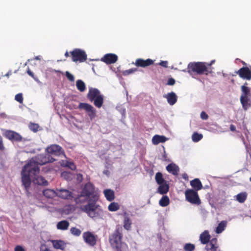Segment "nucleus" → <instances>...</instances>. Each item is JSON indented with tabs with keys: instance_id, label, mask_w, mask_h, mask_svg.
<instances>
[{
	"instance_id": "obj_59",
	"label": "nucleus",
	"mask_w": 251,
	"mask_h": 251,
	"mask_svg": "<svg viewBox=\"0 0 251 251\" xmlns=\"http://www.w3.org/2000/svg\"><path fill=\"white\" fill-rule=\"evenodd\" d=\"M231 82H232V83L234 84V79H231Z\"/></svg>"
},
{
	"instance_id": "obj_51",
	"label": "nucleus",
	"mask_w": 251,
	"mask_h": 251,
	"mask_svg": "<svg viewBox=\"0 0 251 251\" xmlns=\"http://www.w3.org/2000/svg\"><path fill=\"white\" fill-rule=\"evenodd\" d=\"M201 118L202 120H207L208 118V116L205 112L202 111L201 113Z\"/></svg>"
},
{
	"instance_id": "obj_34",
	"label": "nucleus",
	"mask_w": 251,
	"mask_h": 251,
	"mask_svg": "<svg viewBox=\"0 0 251 251\" xmlns=\"http://www.w3.org/2000/svg\"><path fill=\"white\" fill-rule=\"evenodd\" d=\"M170 200L167 196H163L159 201V205L162 207L168 206Z\"/></svg>"
},
{
	"instance_id": "obj_36",
	"label": "nucleus",
	"mask_w": 251,
	"mask_h": 251,
	"mask_svg": "<svg viewBox=\"0 0 251 251\" xmlns=\"http://www.w3.org/2000/svg\"><path fill=\"white\" fill-rule=\"evenodd\" d=\"M203 137L201 134H199L198 132H194L192 135V140L195 142H198L200 141Z\"/></svg>"
},
{
	"instance_id": "obj_37",
	"label": "nucleus",
	"mask_w": 251,
	"mask_h": 251,
	"mask_svg": "<svg viewBox=\"0 0 251 251\" xmlns=\"http://www.w3.org/2000/svg\"><path fill=\"white\" fill-rule=\"evenodd\" d=\"M185 251H194L195 249V246L191 243H186L183 247Z\"/></svg>"
},
{
	"instance_id": "obj_6",
	"label": "nucleus",
	"mask_w": 251,
	"mask_h": 251,
	"mask_svg": "<svg viewBox=\"0 0 251 251\" xmlns=\"http://www.w3.org/2000/svg\"><path fill=\"white\" fill-rule=\"evenodd\" d=\"M87 98L90 101H94V105L98 107H101L103 104V97L100 94L99 90L96 88H91L87 94Z\"/></svg>"
},
{
	"instance_id": "obj_24",
	"label": "nucleus",
	"mask_w": 251,
	"mask_h": 251,
	"mask_svg": "<svg viewBox=\"0 0 251 251\" xmlns=\"http://www.w3.org/2000/svg\"><path fill=\"white\" fill-rule=\"evenodd\" d=\"M191 186L195 191H198L202 189V185L199 178H195L190 182Z\"/></svg>"
},
{
	"instance_id": "obj_25",
	"label": "nucleus",
	"mask_w": 251,
	"mask_h": 251,
	"mask_svg": "<svg viewBox=\"0 0 251 251\" xmlns=\"http://www.w3.org/2000/svg\"><path fill=\"white\" fill-rule=\"evenodd\" d=\"M168 102L170 105H174L177 101V96L174 92H171L167 94L166 97Z\"/></svg>"
},
{
	"instance_id": "obj_38",
	"label": "nucleus",
	"mask_w": 251,
	"mask_h": 251,
	"mask_svg": "<svg viewBox=\"0 0 251 251\" xmlns=\"http://www.w3.org/2000/svg\"><path fill=\"white\" fill-rule=\"evenodd\" d=\"M71 233L74 236H79L81 233V231L75 227H72L70 229Z\"/></svg>"
},
{
	"instance_id": "obj_35",
	"label": "nucleus",
	"mask_w": 251,
	"mask_h": 251,
	"mask_svg": "<svg viewBox=\"0 0 251 251\" xmlns=\"http://www.w3.org/2000/svg\"><path fill=\"white\" fill-rule=\"evenodd\" d=\"M155 180L158 184H162L165 182H166L163 177V176L161 173L157 172L155 176Z\"/></svg>"
},
{
	"instance_id": "obj_55",
	"label": "nucleus",
	"mask_w": 251,
	"mask_h": 251,
	"mask_svg": "<svg viewBox=\"0 0 251 251\" xmlns=\"http://www.w3.org/2000/svg\"><path fill=\"white\" fill-rule=\"evenodd\" d=\"M230 130L231 131H236V127L234 125H231L230 126Z\"/></svg>"
},
{
	"instance_id": "obj_13",
	"label": "nucleus",
	"mask_w": 251,
	"mask_h": 251,
	"mask_svg": "<svg viewBox=\"0 0 251 251\" xmlns=\"http://www.w3.org/2000/svg\"><path fill=\"white\" fill-rule=\"evenodd\" d=\"M235 73L236 74L232 75V76H236V75H238L243 79L249 80L251 79V70L248 67H243L236 71Z\"/></svg>"
},
{
	"instance_id": "obj_29",
	"label": "nucleus",
	"mask_w": 251,
	"mask_h": 251,
	"mask_svg": "<svg viewBox=\"0 0 251 251\" xmlns=\"http://www.w3.org/2000/svg\"><path fill=\"white\" fill-rule=\"evenodd\" d=\"M45 197L49 199H52L56 196V192L52 189H47L43 191Z\"/></svg>"
},
{
	"instance_id": "obj_12",
	"label": "nucleus",
	"mask_w": 251,
	"mask_h": 251,
	"mask_svg": "<svg viewBox=\"0 0 251 251\" xmlns=\"http://www.w3.org/2000/svg\"><path fill=\"white\" fill-rule=\"evenodd\" d=\"M4 137L12 142H21L22 141V136L18 133L10 130H6L4 134Z\"/></svg>"
},
{
	"instance_id": "obj_10",
	"label": "nucleus",
	"mask_w": 251,
	"mask_h": 251,
	"mask_svg": "<svg viewBox=\"0 0 251 251\" xmlns=\"http://www.w3.org/2000/svg\"><path fill=\"white\" fill-rule=\"evenodd\" d=\"M46 151L49 154H52L55 156H59L61 155H65V152L62 148L56 144H53L48 147Z\"/></svg>"
},
{
	"instance_id": "obj_7",
	"label": "nucleus",
	"mask_w": 251,
	"mask_h": 251,
	"mask_svg": "<svg viewBox=\"0 0 251 251\" xmlns=\"http://www.w3.org/2000/svg\"><path fill=\"white\" fill-rule=\"evenodd\" d=\"M72 59L74 62H83L86 61L87 55L85 51L80 49H75L70 51Z\"/></svg>"
},
{
	"instance_id": "obj_32",
	"label": "nucleus",
	"mask_w": 251,
	"mask_h": 251,
	"mask_svg": "<svg viewBox=\"0 0 251 251\" xmlns=\"http://www.w3.org/2000/svg\"><path fill=\"white\" fill-rule=\"evenodd\" d=\"M226 223H227V222L225 221H223L221 222L219 224L218 226L216 227V229L215 230L216 232L217 233H220L222 232L224 230V229L226 226Z\"/></svg>"
},
{
	"instance_id": "obj_61",
	"label": "nucleus",
	"mask_w": 251,
	"mask_h": 251,
	"mask_svg": "<svg viewBox=\"0 0 251 251\" xmlns=\"http://www.w3.org/2000/svg\"><path fill=\"white\" fill-rule=\"evenodd\" d=\"M110 208H111V207H110V204L108 206V209L110 210Z\"/></svg>"
},
{
	"instance_id": "obj_15",
	"label": "nucleus",
	"mask_w": 251,
	"mask_h": 251,
	"mask_svg": "<svg viewBox=\"0 0 251 251\" xmlns=\"http://www.w3.org/2000/svg\"><path fill=\"white\" fill-rule=\"evenodd\" d=\"M154 63V60L148 58L146 60L142 58H138L136 60L134 64L138 67L145 68L150 66Z\"/></svg>"
},
{
	"instance_id": "obj_41",
	"label": "nucleus",
	"mask_w": 251,
	"mask_h": 251,
	"mask_svg": "<svg viewBox=\"0 0 251 251\" xmlns=\"http://www.w3.org/2000/svg\"><path fill=\"white\" fill-rule=\"evenodd\" d=\"M120 205L115 202H111V211H116L119 209Z\"/></svg>"
},
{
	"instance_id": "obj_11",
	"label": "nucleus",
	"mask_w": 251,
	"mask_h": 251,
	"mask_svg": "<svg viewBox=\"0 0 251 251\" xmlns=\"http://www.w3.org/2000/svg\"><path fill=\"white\" fill-rule=\"evenodd\" d=\"M83 238L84 242L90 246L94 247L96 245L97 236L90 231L84 232Z\"/></svg>"
},
{
	"instance_id": "obj_5",
	"label": "nucleus",
	"mask_w": 251,
	"mask_h": 251,
	"mask_svg": "<svg viewBox=\"0 0 251 251\" xmlns=\"http://www.w3.org/2000/svg\"><path fill=\"white\" fill-rule=\"evenodd\" d=\"M36 173H39L35 172L28 165L25 164L23 167L21 173L22 182L27 194L29 193L28 189L31 183V178L33 179V175H35Z\"/></svg>"
},
{
	"instance_id": "obj_1",
	"label": "nucleus",
	"mask_w": 251,
	"mask_h": 251,
	"mask_svg": "<svg viewBox=\"0 0 251 251\" xmlns=\"http://www.w3.org/2000/svg\"><path fill=\"white\" fill-rule=\"evenodd\" d=\"M88 201H89L88 204L82 206L81 209L87 213L90 217L94 218L98 216L99 206L96 204L95 201L91 202L89 200V197L83 195L82 192L79 196L75 198L76 203H82Z\"/></svg>"
},
{
	"instance_id": "obj_19",
	"label": "nucleus",
	"mask_w": 251,
	"mask_h": 251,
	"mask_svg": "<svg viewBox=\"0 0 251 251\" xmlns=\"http://www.w3.org/2000/svg\"><path fill=\"white\" fill-rule=\"evenodd\" d=\"M72 193L67 189L57 190L56 196L64 199H69L73 197Z\"/></svg>"
},
{
	"instance_id": "obj_60",
	"label": "nucleus",
	"mask_w": 251,
	"mask_h": 251,
	"mask_svg": "<svg viewBox=\"0 0 251 251\" xmlns=\"http://www.w3.org/2000/svg\"><path fill=\"white\" fill-rule=\"evenodd\" d=\"M110 208H111V207H110V204L108 206V209L110 210Z\"/></svg>"
},
{
	"instance_id": "obj_3",
	"label": "nucleus",
	"mask_w": 251,
	"mask_h": 251,
	"mask_svg": "<svg viewBox=\"0 0 251 251\" xmlns=\"http://www.w3.org/2000/svg\"><path fill=\"white\" fill-rule=\"evenodd\" d=\"M55 159L49 154H39L31 158L26 164L32 168L35 172L40 173L39 165H43L47 163L53 162Z\"/></svg>"
},
{
	"instance_id": "obj_8",
	"label": "nucleus",
	"mask_w": 251,
	"mask_h": 251,
	"mask_svg": "<svg viewBox=\"0 0 251 251\" xmlns=\"http://www.w3.org/2000/svg\"><path fill=\"white\" fill-rule=\"evenodd\" d=\"M186 200L192 204L199 205L201 200L196 191L193 189H188L185 192Z\"/></svg>"
},
{
	"instance_id": "obj_22",
	"label": "nucleus",
	"mask_w": 251,
	"mask_h": 251,
	"mask_svg": "<svg viewBox=\"0 0 251 251\" xmlns=\"http://www.w3.org/2000/svg\"><path fill=\"white\" fill-rule=\"evenodd\" d=\"M51 242L54 249L61 250L65 249V244L64 241L60 240H52Z\"/></svg>"
},
{
	"instance_id": "obj_48",
	"label": "nucleus",
	"mask_w": 251,
	"mask_h": 251,
	"mask_svg": "<svg viewBox=\"0 0 251 251\" xmlns=\"http://www.w3.org/2000/svg\"><path fill=\"white\" fill-rule=\"evenodd\" d=\"M104 194L106 199L110 201V189L105 190L104 191Z\"/></svg>"
},
{
	"instance_id": "obj_4",
	"label": "nucleus",
	"mask_w": 251,
	"mask_h": 251,
	"mask_svg": "<svg viewBox=\"0 0 251 251\" xmlns=\"http://www.w3.org/2000/svg\"><path fill=\"white\" fill-rule=\"evenodd\" d=\"M112 237L111 246L114 251H129L127 245L121 242L123 237V228L121 226H117Z\"/></svg>"
},
{
	"instance_id": "obj_18",
	"label": "nucleus",
	"mask_w": 251,
	"mask_h": 251,
	"mask_svg": "<svg viewBox=\"0 0 251 251\" xmlns=\"http://www.w3.org/2000/svg\"><path fill=\"white\" fill-rule=\"evenodd\" d=\"M251 96L240 97V102L242 105L243 108L247 110L251 106Z\"/></svg>"
},
{
	"instance_id": "obj_44",
	"label": "nucleus",
	"mask_w": 251,
	"mask_h": 251,
	"mask_svg": "<svg viewBox=\"0 0 251 251\" xmlns=\"http://www.w3.org/2000/svg\"><path fill=\"white\" fill-rule=\"evenodd\" d=\"M101 60L107 64H110V53H107L101 58Z\"/></svg>"
},
{
	"instance_id": "obj_53",
	"label": "nucleus",
	"mask_w": 251,
	"mask_h": 251,
	"mask_svg": "<svg viewBox=\"0 0 251 251\" xmlns=\"http://www.w3.org/2000/svg\"><path fill=\"white\" fill-rule=\"evenodd\" d=\"M14 251H25V250L22 246L20 245H17L15 247Z\"/></svg>"
},
{
	"instance_id": "obj_46",
	"label": "nucleus",
	"mask_w": 251,
	"mask_h": 251,
	"mask_svg": "<svg viewBox=\"0 0 251 251\" xmlns=\"http://www.w3.org/2000/svg\"><path fill=\"white\" fill-rule=\"evenodd\" d=\"M40 251H52L50 250V249L49 248L46 244H43L41 245V246L40 247Z\"/></svg>"
},
{
	"instance_id": "obj_47",
	"label": "nucleus",
	"mask_w": 251,
	"mask_h": 251,
	"mask_svg": "<svg viewBox=\"0 0 251 251\" xmlns=\"http://www.w3.org/2000/svg\"><path fill=\"white\" fill-rule=\"evenodd\" d=\"M118 59L117 55L114 53H111V64L115 63Z\"/></svg>"
},
{
	"instance_id": "obj_28",
	"label": "nucleus",
	"mask_w": 251,
	"mask_h": 251,
	"mask_svg": "<svg viewBox=\"0 0 251 251\" xmlns=\"http://www.w3.org/2000/svg\"><path fill=\"white\" fill-rule=\"evenodd\" d=\"M166 141V138L164 136L158 135H154L152 139V142L154 145H157L160 143H164Z\"/></svg>"
},
{
	"instance_id": "obj_16",
	"label": "nucleus",
	"mask_w": 251,
	"mask_h": 251,
	"mask_svg": "<svg viewBox=\"0 0 251 251\" xmlns=\"http://www.w3.org/2000/svg\"><path fill=\"white\" fill-rule=\"evenodd\" d=\"M39 173L33 175L32 182L35 184L41 186H47L49 184L48 181L42 176L39 175Z\"/></svg>"
},
{
	"instance_id": "obj_62",
	"label": "nucleus",
	"mask_w": 251,
	"mask_h": 251,
	"mask_svg": "<svg viewBox=\"0 0 251 251\" xmlns=\"http://www.w3.org/2000/svg\"><path fill=\"white\" fill-rule=\"evenodd\" d=\"M108 171H104L103 173L105 174H107V173L108 172Z\"/></svg>"
},
{
	"instance_id": "obj_63",
	"label": "nucleus",
	"mask_w": 251,
	"mask_h": 251,
	"mask_svg": "<svg viewBox=\"0 0 251 251\" xmlns=\"http://www.w3.org/2000/svg\"><path fill=\"white\" fill-rule=\"evenodd\" d=\"M250 180L251 181V177L250 178Z\"/></svg>"
},
{
	"instance_id": "obj_49",
	"label": "nucleus",
	"mask_w": 251,
	"mask_h": 251,
	"mask_svg": "<svg viewBox=\"0 0 251 251\" xmlns=\"http://www.w3.org/2000/svg\"><path fill=\"white\" fill-rule=\"evenodd\" d=\"M5 149V147L3 143L2 137L0 135V151H3Z\"/></svg>"
},
{
	"instance_id": "obj_56",
	"label": "nucleus",
	"mask_w": 251,
	"mask_h": 251,
	"mask_svg": "<svg viewBox=\"0 0 251 251\" xmlns=\"http://www.w3.org/2000/svg\"><path fill=\"white\" fill-rule=\"evenodd\" d=\"M115 198L114 192L113 190H111V201H113Z\"/></svg>"
},
{
	"instance_id": "obj_39",
	"label": "nucleus",
	"mask_w": 251,
	"mask_h": 251,
	"mask_svg": "<svg viewBox=\"0 0 251 251\" xmlns=\"http://www.w3.org/2000/svg\"><path fill=\"white\" fill-rule=\"evenodd\" d=\"M28 127L31 131L36 132L38 131L39 126L37 124L30 123Z\"/></svg>"
},
{
	"instance_id": "obj_17",
	"label": "nucleus",
	"mask_w": 251,
	"mask_h": 251,
	"mask_svg": "<svg viewBox=\"0 0 251 251\" xmlns=\"http://www.w3.org/2000/svg\"><path fill=\"white\" fill-rule=\"evenodd\" d=\"M219 246L217 244V239L216 238H212L210 240L205 247L207 251H220L218 249Z\"/></svg>"
},
{
	"instance_id": "obj_14",
	"label": "nucleus",
	"mask_w": 251,
	"mask_h": 251,
	"mask_svg": "<svg viewBox=\"0 0 251 251\" xmlns=\"http://www.w3.org/2000/svg\"><path fill=\"white\" fill-rule=\"evenodd\" d=\"M78 108L80 109H84L88 112L89 117L92 119L95 116V110L94 107L87 103L80 102Z\"/></svg>"
},
{
	"instance_id": "obj_9",
	"label": "nucleus",
	"mask_w": 251,
	"mask_h": 251,
	"mask_svg": "<svg viewBox=\"0 0 251 251\" xmlns=\"http://www.w3.org/2000/svg\"><path fill=\"white\" fill-rule=\"evenodd\" d=\"M82 194L90 197L92 196L95 201L99 199L98 195L95 191L94 186L90 182L87 183L81 191Z\"/></svg>"
},
{
	"instance_id": "obj_31",
	"label": "nucleus",
	"mask_w": 251,
	"mask_h": 251,
	"mask_svg": "<svg viewBox=\"0 0 251 251\" xmlns=\"http://www.w3.org/2000/svg\"><path fill=\"white\" fill-rule=\"evenodd\" d=\"M69 226V223L66 220H63L58 222L57 224V228L58 229L66 230Z\"/></svg>"
},
{
	"instance_id": "obj_42",
	"label": "nucleus",
	"mask_w": 251,
	"mask_h": 251,
	"mask_svg": "<svg viewBox=\"0 0 251 251\" xmlns=\"http://www.w3.org/2000/svg\"><path fill=\"white\" fill-rule=\"evenodd\" d=\"M137 71V69H136V68H131L129 70L124 71L123 73V74L124 75H127L131 74L134 73V72H136Z\"/></svg>"
},
{
	"instance_id": "obj_52",
	"label": "nucleus",
	"mask_w": 251,
	"mask_h": 251,
	"mask_svg": "<svg viewBox=\"0 0 251 251\" xmlns=\"http://www.w3.org/2000/svg\"><path fill=\"white\" fill-rule=\"evenodd\" d=\"M168 61H161L159 63V65H160L161 66H162L164 68H167L168 67Z\"/></svg>"
},
{
	"instance_id": "obj_27",
	"label": "nucleus",
	"mask_w": 251,
	"mask_h": 251,
	"mask_svg": "<svg viewBox=\"0 0 251 251\" xmlns=\"http://www.w3.org/2000/svg\"><path fill=\"white\" fill-rule=\"evenodd\" d=\"M159 185V186L158 188L157 192L161 195H164L167 193L169 190L168 184H167L166 182H165L162 184Z\"/></svg>"
},
{
	"instance_id": "obj_43",
	"label": "nucleus",
	"mask_w": 251,
	"mask_h": 251,
	"mask_svg": "<svg viewBox=\"0 0 251 251\" xmlns=\"http://www.w3.org/2000/svg\"><path fill=\"white\" fill-rule=\"evenodd\" d=\"M15 100L19 102L20 103H23V97L22 93H19L17 94L15 97Z\"/></svg>"
},
{
	"instance_id": "obj_40",
	"label": "nucleus",
	"mask_w": 251,
	"mask_h": 251,
	"mask_svg": "<svg viewBox=\"0 0 251 251\" xmlns=\"http://www.w3.org/2000/svg\"><path fill=\"white\" fill-rule=\"evenodd\" d=\"M61 165L66 166L69 167L72 170H75L76 168V166L73 162H70L68 161H66V163L65 164H61Z\"/></svg>"
},
{
	"instance_id": "obj_58",
	"label": "nucleus",
	"mask_w": 251,
	"mask_h": 251,
	"mask_svg": "<svg viewBox=\"0 0 251 251\" xmlns=\"http://www.w3.org/2000/svg\"><path fill=\"white\" fill-rule=\"evenodd\" d=\"M65 56L66 57H68L69 56V53L68 51H66L65 53Z\"/></svg>"
},
{
	"instance_id": "obj_30",
	"label": "nucleus",
	"mask_w": 251,
	"mask_h": 251,
	"mask_svg": "<svg viewBox=\"0 0 251 251\" xmlns=\"http://www.w3.org/2000/svg\"><path fill=\"white\" fill-rule=\"evenodd\" d=\"M248 194L246 192L239 193L236 196V200L240 203H243L247 199Z\"/></svg>"
},
{
	"instance_id": "obj_21",
	"label": "nucleus",
	"mask_w": 251,
	"mask_h": 251,
	"mask_svg": "<svg viewBox=\"0 0 251 251\" xmlns=\"http://www.w3.org/2000/svg\"><path fill=\"white\" fill-rule=\"evenodd\" d=\"M167 171L174 176H177L179 171V168L177 165L174 163H171L166 167Z\"/></svg>"
},
{
	"instance_id": "obj_45",
	"label": "nucleus",
	"mask_w": 251,
	"mask_h": 251,
	"mask_svg": "<svg viewBox=\"0 0 251 251\" xmlns=\"http://www.w3.org/2000/svg\"><path fill=\"white\" fill-rule=\"evenodd\" d=\"M65 75L67 78L70 81H74L75 80V78L74 75L71 74L69 72L66 71L65 73Z\"/></svg>"
},
{
	"instance_id": "obj_20",
	"label": "nucleus",
	"mask_w": 251,
	"mask_h": 251,
	"mask_svg": "<svg viewBox=\"0 0 251 251\" xmlns=\"http://www.w3.org/2000/svg\"><path fill=\"white\" fill-rule=\"evenodd\" d=\"M123 220V226L127 230H130L131 228L132 221L126 212L124 213Z\"/></svg>"
},
{
	"instance_id": "obj_26",
	"label": "nucleus",
	"mask_w": 251,
	"mask_h": 251,
	"mask_svg": "<svg viewBox=\"0 0 251 251\" xmlns=\"http://www.w3.org/2000/svg\"><path fill=\"white\" fill-rule=\"evenodd\" d=\"M248 84V83L246 82L244 84L241 86V90L242 94L241 96H251V89L247 86Z\"/></svg>"
},
{
	"instance_id": "obj_54",
	"label": "nucleus",
	"mask_w": 251,
	"mask_h": 251,
	"mask_svg": "<svg viewBox=\"0 0 251 251\" xmlns=\"http://www.w3.org/2000/svg\"><path fill=\"white\" fill-rule=\"evenodd\" d=\"M27 73L30 76H31L32 78H33L34 79H35V78L34 77V74L33 73V72L32 71H31V70L29 69H28L27 71Z\"/></svg>"
},
{
	"instance_id": "obj_50",
	"label": "nucleus",
	"mask_w": 251,
	"mask_h": 251,
	"mask_svg": "<svg viewBox=\"0 0 251 251\" xmlns=\"http://www.w3.org/2000/svg\"><path fill=\"white\" fill-rule=\"evenodd\" d=\"M175 82H176V81L173 78H170L168 80L167 85H173L175 84Z\"/></svg>"
},
{
	"instance_id": "obj_57",
	"label": "nucleus",
	"mask_w": 251,
	"mask_h": 251,
	"mask_svg": "<svg viewBox=\"0 0 251 251\" xmlns=\"http://www.w3.org/2000/svg\"><path fill=\"white\" fill-rule=\"evenodd\" d=\"M182 177L185 179H188V175L186 174H183L182 175Z\"/></svg>"
},
{
	"instance_id": "obj_23",
	"label": "nucleus",
	"mask_w": 251,
	"mask_h": 251,
	"mask_svg": "<svg viewBox=\"0 0 251 251\" xmlns=\"http://www.w3.org/2000/svg\"><path fill=\"white\" fill-rule=\"evenodd\" d=\"M210 236L207 230H205L201 235L200 237V241L202 244H206L210 240Z\"/></svg>"
},
{
	"instance_id": "obj_2",
	"label": "nucleus",
	"mask_w": 251,
	"mask_h": 251,
	"mask_svg": "<svg viewBox=\"0 0 251 251\" xmlns=\"http://www.w3.org/2000/svg\"><path fill=\"white\" fill-rule=\"evenodd\" d=\"M210 66L211 64L204 62H191L188 65L187 72L191 75L194 74L207 75L212 73Z\"/></svg>"
},
{
	"instance_id": "obj_33",
	"label": "nucleus",
	"mask_w": 251,
	"mask_h": 251,
	"mask_svg": "<svg viewBox=\"0 0 251 251\" xmlns=\"http://www.w3.org/2000/svg\"><path fill=\"white\" fill-rule=\"evenodd\" d=\"M76 86L78 90L81 92H84L86 90V85L82 80H77L76 82Z\"/></svg>"
}]
</instances>
